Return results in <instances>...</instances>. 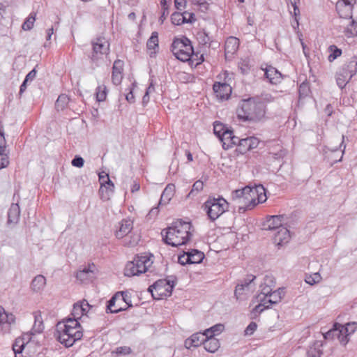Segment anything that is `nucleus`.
I'll list each match as a JSON object with an SVG mask.
<instances>
[{"label":"nucleus","instance_id":"obj_1","mask_svg":"<svg viewBox=\"0 0 357 357\" xmlns=\"http://www.w3.org/2000/svg\"><path fill=\"white\" fill-rule=\"evenodd\" d=\"M192 225L189 222L177 220L172 226L162 231L164 242L173 247L186 244L192 236L190 229Z\"/></svg>","mask_w":357,"mask_h":357},{"label":"nucleus","instance_id":"obj_2","mask_svg":"<svg viewBox=\"0 0 357 357\" xmlns=\"http://www.w3.org/2000/svg\"><path fill=\"white\" fill-rule=\"evenodd\" d=\"M236 114L238 119L243 122L257 123L265 117L266 105L255 98H249L241 101Z\"/></svg>","mask_w":357,"mask_h":357},{"label":"nucleus","instance_id":"obj_3","mask_svg":"<svg viewBox=\"0 0 357 357\" xmlns=\"http://www.w3.org/2000/svg\"><path fill=\"white\" fill-rule=\"evenodd\" d=\"M228 202L222 197L218 198L209 197L202 206L211 222L216 220L222 213L228 210Z\"/></svg>","mask_w":357,"mask_h":357},{"label":"nucleus","instance_id":"obj_4","mask_svg":"<svg viewBox=\"0 0 357 357\" xmlns=\"http://www.w3.org/2000/svg\"><path fill=\"white\" fill-rule=\"evenodd\" d=\"M241 190L244 199L248 200L249 204L246 207L240 206L239 212H244L247 208H252L257 204L264 203L267 199L266 190L262 185H255L253 188L245 186Z\"/></svg>","mask_w":357,"mask_h":357},{"label":"nucleus","instance_id":"obj_5","mask_svg":"<svg viewBox=\"0 0 357 357\" xmlns=\"http://www.w3.org/2000/svg\"><path fill=\"white\" fill-rule=\"evenodd\" d=\"M171 51L175 57L183 62L188 61L193 54L191 41L186 37L175 38L171 45Z\"/></svg>","mask_w":357,"mask_h":357},{"label":"nucleus","instance_id":"obj_6","mask_svg":"<svg viewBox=\"0 0 357 357\" xmlns=\"http://www.w3.org/2000/svg\"><path fill=\"white\" fill-rule=\"evenodd\" d=\"M132 307L131 298L127 291L116 292L107 302L106 312L118 313Z\"/></svg>","mask_w":357,"mask_h":357},{"label":"nucleus","instance_id":"obj_7","mask_svg":"<svg viewBox=\"0 0 357 357\" xmlns=\"http://www.w3.org/2000/svg\"><path fill=\"white\" fill-rule=\"evenodd\" d=\"M151 256H137L133 261L127 263L125 268L126 276L138 275L145 273L153 264Z\"/></svg>","mask_w":357,"mask_h":357},{"label":"nucleus","instance_id":"obj_8","mask_svg":"<svg viewBox=\"0 0 357 357\" xmlns=\"http://www.w3.org/2000/svg\"><path fill=\"white\" fill-rule=\"evenodd\" d=\"M174 284L170 280L161 279L155 282L152 285L149 286L148 291L155 300H160L172 295Z\"/></svg>","mask_w":357,"mask_h":357},{"label":"nucleus","instance_id":"obj_9","mask_svg":"<svg viewBox=\"0 0 357 357\" xmlns=\"http://www.w3.org/2000/svg\"><path fill=\"white\" fill-rule=\"evenodd\" d=\"M58 340L66 347H70L73 344L82 338L83 333L82 328H56Z\"/></svg>","mask_w":357,"mask_h":357},{"label":"nucleus","instance_id":"obj_10","mask_svg":"<svg viewBox=\"0 0 357 357\" xmlns=\"http://www.w3.org/2000/svg\"><path fill=\"white\" fill-rule=\"evenodd\" d=\"M92 46L93 51L90 59L93 63H97L104 54L109 52V44L104 38H98L96 41L92 42Z\"/></svg>","mask_w":357,"mask_h":357},{"label":"nucleus","instance_id":"obj_11","mask_svg":"<svg viewBox=\"0 0 357 357\" xmlns=\"http://www.w3.org/2000/svg\"><path fill=\"white\" fill-rule=\"evenodd\" d=\"M255 278V275H248L246 278L236 285L234 295L237 299H242L243 296L247 295L254 289L255 284L253 281Z\"/></svg>","mask_w":357,"mask_h":357},{"label":"nucleus","instance_id":"obj_12","mask_svg":"<svg viewBox=\"0 0 357 357\" xmlns=\"http://www.w3.org/2000/svg\"><path fill=\"white\" fill-rule=\"evenodd\" d=\"M356 0H338L336 10L341 18L351 19L352 10Z\"/></svg>","mask_w":357,"mask_h":357},{"label":"nucleus","instance_id":"obj_13","mask_svg":"<svg viewBox=\"0 0 357 357\" xmlns=\"http://www.w3.org/2000/svg\"><path fill=\"white\" fill-rule=\"evenodd\" d=\"M339 324H335L333 328L324 334V337L326 340H333L337 338L340 342L345 345L348 342L349 339L342 333L341 328L339 326Z\"/></svg>","mask_w":357,"mask_h":357},{"label":"nucleus","instance_id":"obj_14","mask_svg":"<svg viewBox=\"0 0 357 357\" xmlns=\"http://www.w3.org/2000/svg\"><path fill=\"white\" fill-rule=\"evenodd\" d=\"M236 151L241 154H244L247 151L256 148L259 144V140L255 137H246L241 139Z\"/></svg>","mask_w":357,"mask_h":357},{"label":"nucleus","instance_id":"obj_15","mask_svg":"<svg viewBox=\"0 0 357 357\" xmlns=\"http://www.w3.org/2000/svg\"><path fill=\"white\" fill-rule=\"evenodd\" d=\"M213 89L217 98L220 100L228 99L231 93V87L227 83L215 82Z\"/></svg>","mask_w":357,"mask_h":357},{"label":"nucleus","instance_id":"obj_16","mask_svg":"<svg viewBox=\"0 0 357 357\" xmlns=\"http://www.w3.org/2000/svg\"><path fill=\"white\" fill-rule=\"evenodd\" d=\"M197 39L199 44L203 47L207 46L208 47L216 49L220 45L218 41L213 40L204 30L197 32Z\"/></svg>","mask_w":357,"mask_h":357},{"label":"nucleus","instance_id":"obj_17","mask_svg":"<svg viewBox=\"0 0 357 357\" xmlns=\"http://www.w3.org/2000/svg\"><path fill=\"white\" fill-rule=\"evenodd\" d=\"M123 62L121 60H116L114 62L112 73V81L114 84H121L123 78Z\"/></svg>","mask_w":357,"mask_h":357},{"label":"nucleus","instance_id":"obj_18","mask_svg":"<svg viewBox=\"0 0 357 357\" xmlns=\"http://www.w3.org/2000/svg\"><path fill=\"white\" fill-rule=\"evenodd\" d=\"M206 339V333H197L191 335V337L185 341V346L187 349L191 347H197L201 344H204Z\"/></svg>","mask_w":357,"mask_h":357},{"label":"nucleus","instance_id":"obj_19","mask_svg":"<svg viewBox=\"0 0 357 357\" xmlns=\"http://www.w3.org/2000/svg\"><path fill=\"white\" fill-rule=\"evenodd\" d=\"M291 236L289 231L284 227H280L274 234L273 241L278 246H282L287 243L290 240Z\"/></svg>","mask_w":357,"mask_h":357},{"label":"nucleus","instance_id":"obj_20","mask_svg":"<svg viewBox=\"0 0 357 357\" xmlns=\"http://www.w3.org/2000/svg\"><path fill=\"white\" fill-rule=\"evenodd\" d=\"M284 216L282 215L270 216L264 225L266 229L278 230L280 227H283V220Z\"/></svg>","mask_w":357,"mask_h":357},{"label":"nucleus","instance_id":"obj_21","mask_svg":"<svg viewBox=\"0 0 357 357\" xmlns=\"http://www.w3.org/2000/svg\"><path fill=\"white\" fill-rule=\"evenodd\" d=\"M20 216V208L18 204H12L8 211L7 224L15 225L18 223Z\"/></svg>","mask_w":357,"mask_h":357},{"label":"nucleus","instance_id":"obj_22","mask_svg":"<svg viewBox=\"0 0 357 357\" xmlns=\"http://www.w3.org/2000/svg\"><path fill=\"white\" fill-rule=\"evenodd\" d=\"M119 229L115 233L116 237L119 239L128 234L133 227V223L130 220H123L119 222Z\"/></svg>","mask_w":357,"mask_h":357},{"label":"nucleus","instance_id":"obj_23","mask_svg":"<svg viewBox=\"0 0 357 357\" xmlns=\"http://www.w3.org/2000/svg\"><path fill=\"white\" fill-rule=\"evenodd\" d=\"M351 77L352 75L349 74L347 71L341 67L335 75L337 86L342 89H344Z\"/></svg>","mask_w":357,"mask_h":357},{"label":"nucleus","instance_id":"obj_24","mask_svg":"<svg viewBox=\"0 0 357 357\" xmlns=\"http://www.w3.org/2000/svg\"><path fill=\"white\" fill-rule=\"evenodd\" d=\"M239 40L237 38L230 36L226 41L225 45V56L228 54H234L238 49Z\"/></svg>","mask_w":357,"mask_h":357},{"label":"nucleus","instance_id":"obj_25","mask_svg":"<svg viewBox=\"0 0 357 357\" xmlns=\"http://www.w3.org/2000/svg\"><path fill=\"white\" fill-rule=\"evenodd\" d=\"M147 49L151 51L149 55L153 57L155 55L157 50L159 48L158 45V33L156 31H153L151 33V37L148 39L146 43Z\"/></svg>","mask_w":357,"mask_h":357},{"label":"nucleus","instance_id":"obj_26","mask_svg":"<svg viewBox=\"0 0 357 357\" xmlns=\"http://www.w3.org/2000/svg\"><path fill=\"white\" fill-rule=\"evenodd\" d=\"M264 75L272 84H276L282 79L281 73L274 67L268 66L265 69Z\"/></svg>","mask_w":357,"mask_h":357},{"label":"nucleus","instance_id":"obj_27","mask_svg":"<svg viewBox=\"0 0 357 357\" xmlns=\"http://www.w3.org/2000/svg\"><path fill=\"white\" fill-rule=\"evenodd\" d=\"M95 268V265L92 264L91 265H89L87 267L83 268V269L79 270L76 273V278L80 280L82 282H86L89 281L91 278V274L93 273Z\"/></svg>","mask_w":357,"mask_h":357},{"label":"nucleus","instance_id":"obj_28","mask_svg":"<svg viewBox=\"0 0 357 357\" xmlns=\"http://www.w3.org/2000/svg\"><path fill=\"white\" fill-rule=\"evenodd\" d=\"M220 344L219 340L212 335H206V339L204 342V349L210 353H215L220 348Z\"/></svg>","mask_w":357,"mask_h":357},{"label":"nucleus","instance_id":"obj_29","mask_svg":"<svg viewBox=\"0 0 357 357\" xmlns=\"http://www.w3.org/2000/svg\"><path fill=\"white\" fill-rule=\"evenodd\" d=\"M275 287V282L272 276L266 275L264 278V283L261 284V294L264 296H270L273 291V288Z\"/></svg>","mask_w":357,"mask_h":357},{"label":"nucleus","instance_id":"obj_30","mask_svg":"<svg viewBox=\"0 0 357 357\" xmlns=\"http://www.w3.org/2000/svg\"><path fill=\"white\" fill-rule=\"evenodd\" d=\"M46 284V278L42 275H36L31 283V288L34 292L41 291Z\"/></svg>","mask_w":357,"mask_h":357},{"label":"nucleus","instance_id":"obj_31","mask_svg":"<svg viewBox=\"0 0 357 357\" xmlns=\"http://www.w3.org/2000/svg\"><path fill=\"white\" fill-rule=\"evenodd\" d=\"M322 342L321 341H316L310 346L307 351L306 357H321L323 352L321 349L322 347Z\"/></svg>","mask_w":357,"mask_h":357},{"label":"nucleus","instance_id":"obj_32","mask_svg":"<svg viewBox=\"0 0 357 357\" xmlns=\"http://www.w3.org/2000/svg\"><path fill=\"white\" fill-rule=\"evenodd\" d=\"M44 330V324L42 316L40 312H36L34 313V324L31 331L36 334L41 333Z\"/></svg>","mask_w":357,"mask_h":357},{"label":"nucleus","instance_id":"obj_33","mask_svg":"<svg viewBox=\"0 0 357 357\" xmlns=\"http://www.w3.org/2000/svg\"><path fill=\"white\" fill-rule=\"evenodd\" d=\"M174 185H167L163 190L159 202V204H167L174 195Z\"/></svg>","mask_w":357,"mask_h":357},{"label":"nucleus","instance_id":"obj_34","mask_svg":"<svg viewBox=\"0 0 357 357\" xmlns=\"http://www.w3.org/2000/svg\"><path fill=\"white\" fill-rule=\"evenodd\" d=\"M82 328L77 318L68 319L66 321H60L56 325V328Z\"/></svg>","mask_w":357,"mask_h":357},{"label":"nucleus","instance_id":"obj_35","mask_svg":"<svg viewBox=\"0 0 357 357\" xmlns=\"http://www.w3.org/2000/svg\"><path fill=\"white\" fill-rule=\"evenodd\" d=\"M6 142L0 141V169L6 167L9 164L8 157L5 153Z\"/></svg>","mask_w":357,"mask_h":357},{"label":"nucleus","instance_id":"obj_36","mask_svg":"<svg viewBox=\"0 0 357 357\" xmlns=\"http://www.w3.org/2000/svg\"><path fill=\"white\" fill-rule=\"evenodd\" d=\"M188 252L189 257H190V264H199L201 263L203 259H204V252L192 249Z\"/></svg>","mask_w":357,"mask_h":357},{"label":"nucleus","instance_id":"obj_37","mask_svg":"<svg viewBox=\"0 0 357 357\" xmlns=\"http://www.w3.org/2000/svg\"><path fill=\"white\" fill-rule=\"evenodd\" d=\"M234 133L230 129L224 131L223 134L220 137V140L222 142V148L225 150H227L231 148L230 141L232 139Z\"/></svg>","mask_w":357,"mask_h":357},{"label":"nucleus","instance_id":"obj_38","mask_svg":"<svg viewBox=\"0 0 357 357\" xmlns=\"http://www.w3.org/2000/svg\"><path fill=\"white\" fill-rule=\"evenodd\" d=\"M349 74L352 75V77L357 73V59L356 56H354L351 60L345 63L342 66Z\"/></svg>","mask_w":357,"mask_h":357},{"label":"nucleus","instance_id":"obj_39","mask_svg":"<svg viewBox=\"0 0 357 357\" xmlns=\"http://www.w3.org/2000/svg\"><path fill=\"white\" fill-rule=\"evenodd\" d=\"M344 33L347 38L357 36V21L351 18Z\"/></svg>","mask_w":357,"mask_h":357},{"label":"nucleus","instance_id":"obj_40","mask_svg":"<svg viewBox=\"0 0 357 357\" xmlns=\"http://www.w3.org/2000/svg\"><path fill=\"white\" fill-rule=\"evenodd\" d=\"M26 347V346L24 344V342L21 339L17 338L13 344V350L15 357H26L24 356L22 354Z\"/></svg>","mask_w":357,"mask_h":357},{"label":"nucleus","instance_id":"obj_41","mask_svg":"<svg viewBox=\"0 0 357 357\" xmlns=\"http://www.w3.org/2000/svg\"><path fill=\"white\" fill-rule=\"evenodd\" d=\"M283 296H284L283 289L279 288L275 291H272V292L269 296L270 307L273 304H276V303H278L279 302H280Z\"/></svg>","mask_w":357,"mask_h":357},{"label":"nucleus","instance_id":"obj_42","mask_svg":"<svg viewBox=\"0 0 357 357\" xmlns=\"http://www.w3.org/2000/svg\"><path fill=\"white\" fill-rule=\"evenodd\" d=\"M339 326L341 328L342 333L343 335H345L347 338H348L349 335L354 333L357 330L356 322L348 323L346 324V326L340 324Z\"/></svg>","mask_w":357,"mask_h":357},{"label":"nucleus","instance_id":"obj_43","mask_svg":"<svg viewBox=\"0 0 357 357\" xmlns=\"http://www.w3.org/2000/svg\"><path fill=\"white\" fill-rule=\"evenodd\" d=\"M204 183L201 180H197L194 183L192 187V190L187 195L188 198H191L197 195L199 192L203 190Z\"/></svg>","mask_w":357,"mask_h":357},{"label":"nucleus","instance_id":"obj_44","mask_svg":"<svg viewBox=\"0 0 357 357\" xmlns=\"http://www.w3.org/2000/svg\"><path fill=\"white\" fill-rule=\"evenodd\" d=\"M68 101H69V98L66 95H65V94L60 95L58 97V98L55 102L56 109L58 111L63 110L66 107V106L68 105Z\"/></svg>","mask_w":357,"mask_h":357},{"label":"nucleus","instance_id":"obj_45","mask_svg":"<svg viewBox=\"0 0 357 357\" xmlns=\"http://www.w3.org/2000/svg\"><path fill=\"white\" fill-rule=\"evenodd\" d=\"M36 13H31L28 17L25 20L24 23L22 24V28L24 31H29L31 30L33 26L34 22L36 20Z\"/></svg>","mask_w":357,"mask_h":357},{"label":"nucleus","instance_id":"obj_46","mask_svg":"<svg viewBox=\"0 0 357 357\" xmlns=\"http://www.w3.org/2000/svg\"><path fill=\"white\" fill-rule=\"evenodd\" d=\"M225 329V326L223 324H215L213 326L211 327L205 331L206 335L209 336V335H212V337H214L215 335L220 334Z\"/></svg>","mask_w":357,"mask_h":357},{"label":"nucleus","instance_id":"obj_47","mask_svg":"<svg viewBox=\"0 0 357 357\" xmlns=\"http://www.w3.org/2000/svg\"><path fill=\"white\" fill-rule=\"evenodd\" d=\"M328 49L331 53L328 56V59L330 62L333 61L335 59L342 54V50L334 45H331Z\"/></svg>","mask_w":357,"mask_h":357},{"label":"nucleus","instance_id":"obj_48","mask_svg":"<svg viewBox=\"0 0 357 357\" xmlns=\"http://www.w3.org/2000/svg\"><path fill=\"white\" fill-rule=\"evenodd\" d=\"M229 128H227L224 124L219 122H215L214 123L213 126V132L214 134L218 137L220 138L222 136V134H223L224 131L228 130Z\"/></svg>","mask_w":357,"mask_h":357},{"label":"nucleus","instance_id":"obj_49","mask_svg":"<svg viewBox=\"0 0 357 357\" xmlns=\"http://www.w3.org/2000/svg\"><path fill=\"white\" fill-rule=\"evenodd\" d=\"M96 98L99 102L103 101L106 98L107 88L105 85L99 86L96 89Z\"/></svg>","mask_w":357,"mask_h":357},{"label":"nucleus","instance_id":"obj_50","mask_svg":"<svg viewBox=\"0 0 357 357\" xmlns=\"http://www.w3.org/2000/svg\"><path fill=\"white\" fill-rule=\"evenodd\" d=\"M82 310H83V305H82L80 302H77L73 305L72 314L75 318H80L82 316H83V312Z\"/></svg>","mask_w":357,"mask_h":357},{"label":"nucleus","instance_id":"obj_51","mask_svg":"<svg viewBox=\"0 0 357 357\" xmlns=\"http://www.w3.org/2000/svg\"><path fill=\"white\" fill-rule=\"evenodd\" d=\"M171 21L175 25H181L184 24L183 14L180 12H174L171 16Z\"/></svg>","mask_w":357,"mask_h":357},{"label":"nucleus","instance_id":"obj_52","mask_svg":"<svg viewBox=\"0 0 357 357\" xmlns=\"http://www.w3.org/2000/svg\"><path fill=\"white\" fill-rule=\"evenodd\" d=\"M132 352V349L130 347L127 346H122L116 347L115 350L112 351V354H114L117 356L119 355H128Z\"/></svg>","mask_w":357,"mask_h":357},{"label":"nucleus","instance_id":"obj_53","mask_svg":"<svg viewBox=\"0 0 357 357\" xmlns=\"http://www.w3.org/2000/svg\"><path fill=\"white\" fill-rule=\"evenodd\" d=\"M36 335L33 332V331H29L27 333H24L22 337H17V339H21L24 342V344L25 346H27L28 344H29L33 339V337Z\"/></svg>","mask_w":357,"mask_h":357},{"label":"nucleus","instance_id":"obj_54","mask_svg":"<svg viewBox=\"0 0 357 357\" xmlns=\"http://www.w3.org/2000/svg\"><path fill=\"white\" fill-rule=\"evenodd\" d=\"M195 61H196L195 66L202 63L204 61V54H199V52H195L193 51V54L188 61H191L192 64Z\"/></svg>","mask_w":357,"mask_h":357},{"label":"nucleus","instance_id":"obj_55","mask_svg":"<svg viewBox=\"0 0 357 357\" xmlns=\"http://www.w3.org/2000/svg\"><path fill=\"white\" fill-rule=\"evenodd\" d=\"M261 303L255 306V307L253 309V312H256L257 313H260L262 311H264V309H268L270 307V305H267L266 301V299H261L260 298Z\"/></svg>","mask_w":357,"mask_h":357},{"label":"nucleus","instance_id":"obj_56","mask_svg":"<svg viewBox=\"0 0 357 357\" xmlns=\"http://www.w3.org/2000/svg\"><path fill=\"white\" fill-rule=\"evenodd\" d=\"M190 257H189L188 252H184L183 255L178 256V261L181 265L190 264Z\"/></svg>","mask_w":357,"mask_h":357},{"label":"nucleus","instance_id":"obj_57","mask_svg":"<svg viewBox=\"0 0 357 357\" xmlns=\"http://www.w3.org/2000/svg\"><path fill=\"white\" fill-rule=\"evenodd\" d=\"M319 278H320L319 274V273H315V274H314L313 276H312V275L307 276L305 278V280L306 283H307V284H309L310 285H313L315 283L319 282Z\"/></svg>","mask_w":357,"mask_h":357},{"label":"nucleus","instance_id":"obj_58","mask_svg":"<svg viewBox=\"0 0 357 357\" xmlns=\"http://www.w3.org/2000/svg\"><path fill=\"white\" fill-rule=\"evenodd\" d=\"M84 163V159L81 156L76 155L71 161L73 166L76 167H82Z\"/></svg>","mask_w":357,"mask_h":357},{"label":"nucleus","instance_id":"obj_59","mask_svg":"<svg viewBox=\"0 0 357 357\" xmlns=\"http://www.w3.org/2000/svg\"><path fill=\"white\" fill-rule=\"evenodd\" d=\"M257 325L255 322L252 321L249 324L247 328L245 330V334L246 335H251L254 333V332L257 330Z\"/></svg>","mask_w":357,"mask_h":357},{"label":"nucleus","instance_id":"obj_60","mask_svg":"<svg viewBox=\"0 0 357 357\" xmlns=\"http://www.w3.org/2000/svg\"><path fill=\"white\" fill-rule=\"evenodd\" d=\"M1 313L2 315L6 316L4 317L6 318V322H7V326H9L10 324L15 322V318L13 314H8L4 311Z\"/></svg>","mask_w":357,"mask_h":357},{"label":"nucleus","instance_id":"obj_61","mask_svg":"<svg viewBox=\"0 0 357 357\" xmlns=\"http://www.w3.org/2000/svg\"><path fill=\"white\" fill-rule=\"evenodd\" d=\"M159 213V208L158 206L153 207L150 211L149 213L147 215L148 219H152L155 218L158 214Z\"/></svg>","mask_w":357,"mask_h":357},{"label":"nucleus","instance_id":"obj_62","mask_svg":"<svg viewBox=\"0 0 357 357\" xmlns=\"http://www.w3.org/2000/svg\"><path fill=\"white\" fill-rule=\"evenodd\" d=\"M183 14V19L185 23H190L192 22V19L194 17L193 13H189L188 12H184Z\"/></svg>","mask_w":357,"mask_h":357},{"label":"nucleus","instance_id":"obj_63","mask_svg":"<svg viewBox=\"0 0 357 357\" xmlns=\"http://www.w3.org/2000/svg\"><path fill=\"white\" fill-rule=\"evenodd\" d=\"M186 0H174V6L178 10H182V8L185 6Z\"/></svg>","mask_w":357,"mask_h":357},{"label":"nucleus","instance_id":"obj_64","mask_svg":"<svg viewBox=\"0 0 357 357\" xmlns=\"http://www.w3.org/2000/svg\"><path fill=\"white\" fill-rule=\"evenodd\" d=\"M36 69H33L32 70H31L26 76L25 77V79L27 80L28 82L30 80H33L35 77H36Z\"/></svg>","mask_w":357,"mask_h":357}]
</instances>
